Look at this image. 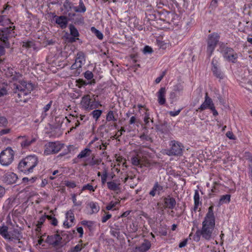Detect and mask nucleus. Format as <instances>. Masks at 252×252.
<instances>
[{
    "mask_svg": "<svg viewBox=\"0 0 252 252\" xmlns=\"http://www.w3.org/2000/svg\"><path fill=\"white\" fill-rule=\"evenodd\" d=\"M215 218L214 214V206H211L202 222V226L200 231L203 238L210 240L213 238L215 229Z\"/></svg>",
    "mask_w": 252,
    "mask_h": 252,
    "instance_id": "obj_1",
    "label": "nucleus"
},
{
    "mask_svg": "<svg viewBox=\"0 0 252 252\" xmlns=\"http://www.w3.org/2000/svg\"><path fill=\"white\" fill-rule=\"evenodd\" d=\"M13 25L10 20L4 16H0V25L3 26H9V27L3 28L0 30V40L3 42V45L5 47H9V43L6 41L8 37L14 36V32L12 33L11 32L13 30L11 29V25Z\"/></svg>",
    "mask_w": 252,
    "mask_h": 252,
    "instance_id": "obj_2",
    "label": "nucleus"
},
{
    "mask_svg": "<svg viewBox=\"0 0 252 252\" xmlns=\"http://www.w3.org/2000/svg\"><path fill=\"white\" fill-rule=\"evenodd\" d=\"M15 93L18 94L20 101L26 102V99L24 98L31 93L33 89V85L29 82L25 81H19L18 84H14Z\"/></svg>",
    "mask_w": 252,
    "mask_h": 252,
    "instance_id": "obj_3",
    "label": "nucleus"
},
{
    "mask_svg": "<svg viewBox=\"0 0 252 252\" xmlns=\"http://www.w3.org/2000/svg\"><path fill=\"white\" fill-rule=\"evenodd\" d=\"M38 163L37 158L35 156H29L21 160L18 165V169L25 173H30Z\"/></svg>",
    "mask_w": 252,
    "mask_h": 252,
    "instance_id": "obj_4",
    "label": "nucleus"
},
{
    "mask_svg": "<svg viewBox=\"0 0 252 252\" xmlns=\"http://www.w3.org/2000/svg\"><path fill=\"white\" fill-rule=\"evenodd\" d=\"M80 106L83 109L90 111L101 106V104L99 101L93 100L90 94H86L82 97Z\"/></svg>",
    "mask_w": 252,
    "mask_h": 252,
    "instance_id": "obj_5",
    "label": "nucleus"
},
{
    "mask_svg": "<svg viewBox=\"0 0 252 252\" xmlns=\"http://www.w3.org/2000/svg\"><path fill=\"white\" fill-rule=\"evenodd\" d=\"M14 151L11 148H7L0 154V163L3 166H8L13 160Z\"/></svg>",
    "mask_w": 252,
    "mask_h": 252,
    "instance_id": "obj_6",
    "label": "nucleus"
},
{
    "mask_svg": "<svg viewBox=\"0 0 252 252\" xmlns=\"http://www.w3.org/2000/svg\"><path fill=\"white\" fill-rule=\"evenodd\" d=\"M62 147V145L58 142H49L45 145L44 155L47 156L57 153Z\"/></svg>",
    "mask_w": 252,
    "mask_h": 252,
    "instance_id": "obj_7",
    "label": "nucleus"
},
{
    "mask_svg": "<svg viewBox=\"0 0 252 252\" xmlns=\"http://www.w3.org/2000/svg\"><path fill=\"white\" fill-rule=\"evenodd\" d=\"M219 35L217 33L210 35L208 39L207 53L211 56L214 51L217 43L219 41Z\"/></svg>",
    "mask_w": 252,
    "mask_h": 252,
    "instance_id": "obj_8",
    "label": "nucleus"
},
{
    "mask_svg": "<svg viewBox=\"0 0 252 252\" xmlns=\"http://www.w3.org/2000/svg\"><path fill=\"white\" fill-rule=\"evenodd\" d=\"M170 146L171 149L167 152V154L168 155H180L182 154L183 146L180 143L172 141L170 142Z\"/></svg>",
    "mask_w": 252,
    "mask_h": 252,
    "instance_id": "obj_9",
    "label": "nucleus"
},
{
    "mask_svg": "<svg viewBox=\"0 0 252 252\" xmlns=\"http://www.w3.org/2000/svg\"><path fill=\"white\" fill-rule=\"evenodd\" d=\"M223 57L228 61L235 63L238 58L237 54L231 48H225L223 51Z\"/></svg>",
    "mask_w": 252,
    "mask_h": 252,
    "instance_id": "obj_10",
    "label": "nucleus"
},
{
    "mask_svg": "<svg viewBox=\"0 0 252 252\" xmlns=\"http://www.w3.org/2000/svg\"><path fill=\"white\" fill-rule=\"evenodd\" d=\"M18 179L16 174L11 171H7L4 173L1 177L2 180L7 184H12L15 183Z\"/></svg>",
    "mask_w": 252,
    "mask_h": 252,
    "instance_id": "obj_11",
    "label": "nucleus"
},
{
    "mask_svg": "<svg viewBox=\"0 0 252 252\" xmlns=\"http://www.w3.org/2000/svg\"><path fill=\"white\" fill-rule=\"evenodd\" d=\"M75 218L73 212L70 210L65 213V220L63 225L66 228H69L75 224Z\"/></svg>",
    "mask_w": 252,
    "mask_h": 252,
    "instance_id": "obj_12",
    "label": "nucleus"
},
{
    "mask_svg": "<svg viewBox=\"0 0 252 252\" xmlns=\"http://www.w3.org/2000/svg\"><path fill=\"white\" fill-rule=\"evenodd\" d=\"M85 55L83 52H79L75 60V62L71 66L73 69L80 68L85 63Z\"/></svg>",
    "mask_w": 252,
    "mask_h": 252,
    "instance_id": "obj_13",
    "label": "nucleus"
},
{
    "mask_svg": "<svg viewBox=\"0 0 252 252\" xmlns=\"http://www.w3.org/2000/svg\"><path fill=\"white\" fill-rule=\"evenodd\" d=\"M18 139H21V145L23 148H26L29 146L36 140V138L35 137H31L26 136H19Z\"/></svg>",
    "mask_w": 252,
    "mask_h": 252,
    "instance_id": "obj_14",
    "label": "nucleus"
},
{
    "mask_svg": "<svg viewBox=\"0 0 252 252\" xmlns=\"http://www.w3.org/2000/svg\"><path fill=\"white\" fill-rule=\"evenodd\" d=\"M166 90L165 87L161 88L157 93L158 101L159 104L163 105L166 102L165 94Z\"/></svg>",
    "mask_w": 252,
    "mask_h": 252,
    "instance_id": "obj_15",
    "label": "nucleus"
},
{
    "mask_svg": "<svg viewBox=\"0 0 252 252\" xmlns=\"http://www.w3.org/2000/svg\"><path fill=\"white\" fill-rule=\"evenodd\" d=\"M214 106L213 101L211 98H210L207 94H206L205 97V100L203 102V103L200 105L199 108L201 110H203L206 109H211V108L213 107Z\"/></svg>",
    "mask_w": 252,
    "mask_h": 252,
    "instance_id": "obj_16",
    "label": "nucleus"
},
{
    "mask_svg": "<svg viewBox=\"0 0 252 252\" xmlns=\"http://www.w3.org/2000/svg\"><path fill=\"white\" fill-rule=\"evenodd\" d=\"M151 247V242L148 240H145L140 246L135 248V252H146L150 249Z\"/></svg>",
    "mask_w": 252,
    "mask_h": 252,
    "instance_id": "obj_17",
    "label": "nucleus"
},
{
    "mask_svg": "<svg viewBox=\"0 0 252 252\" xmlns=\"http://www.w3.org/2000/svg\"><path fill=\"white\" fill-rule=\"evenodd\" d=\"M3 72L7 77H12L13 80L16 79V76H21L20 74H17L16 71L12 68L6 67L5 68H2Z\"/></svg>",
    "mask_w": 252,
    "mask_h": 252,
    "instance_id": "obj_18",
    "label": "nucleus"
},
{
    "mask_svg": "<svg viewBox=\"0 0 252 252\" xmlns=\"http://www.w3.org/2000/svg\"><path fill=\"white\" fill-rule=\"evenodd\" d=\"M217 63V61L215 59H213L212 62V64L213 66L212 70L213 72L214 75L217 77L222 78L223 76L222 73L220 72L219 68H218Z\"/></svg>",
    "mask_w": 252,
    "mask_h": 252,
    "instance_id": "obj_19",
    "label": "nucleus"
},
{
    "mask_svg": "<svg viewBox=\"0 0 252 252\" xmlns=\"http://www.w3.org/2000/svg\"><path fill=\"white\" fill-rule=\"evenodd\" d=\"M124 182L131 188H134L137 184V179L134 176H128L125 178Z\"/></svg>",
    "mask_w": 252,
    "mask_h": 252,
    "instance_id": "obj_20",
    "label": "nucleus"
},
{
    "mask_svg": "<svg viewBox=\"0 0 252 252\" xmlns=\"http://www.w3.org/2000/svg\"><path fill=\"white\" fill-rule=\"evenodd\" d=\"M56 23L59 25L62 29L66 28L67 24V19L66 17L63 16L55 17Z\"/></svg>",
    "mask_w": 252,
    "mask_h": 252,
    "instance_id": "obj_21",
    "label": "nucleus"
},
{
    "mask_svg": "<svg viewBox=\"0 0 252 252\" xmlns=\"http://www.w3.org/2000/svg\"><path fill=\"white\" fill-rule=\"evenodd\" d=\"M60 240V237L58 235L48 236L46 239V242L52 245L56 246L58 244Z\"/></svg>",
    "mask_w": 252,
    "mask_h": 252,
    "instance_id": "obj_22",
    "label": "nucleus"
},
{
    "mask_svg": "<svg viewBox=\"0 0 252 252\" xmlns=\"http://www.w3.org/2000/svg\"><path fill=\"white\" fill-rule=\"evenodd\" d=\"M108 188L113 191H119L120 190V183L119 182L112 181L107 182Z\"/></svg>",
    "mask_w": 252,
    "mask_h": 252,
    "instance_id": "obj_23",
    "label": "nucleus"
},
{
    "mask_svg": "<svg viewBox=\"0 0 252 252\" xmlns=\"http://www.w3.org/2000/svg\"><path fill=\"white\" fill-rule=\"evenodd\" d=\"M8 236L9 238H7V240L10 241L13 240H20L21 236V234L17 230H13L12 231H9Z\"/></svg>",
    "mask_w": 252,
    "mask_h": 252,
    "instance_id": "obj_24",
    "label": "nucleus"
},
{
    "mask_svg": "<svg viewBox=\"0 0 252 252\" xmlns=\"http://www.w3.org/2000/svg\"><path fill=\"white\" fill-rule=\"evenodd\" d=\"M164 204L165 207L173 209L176 205V201L174 198L170 197H167L164 199Z\"/></svg>",
    "mask_w": 252,
    "mask_h": 252,
    "instance_id": "obj_25",
    "label": "nucleus"
},
{
    "mask_svg": "<svg viewBox=\"0 0 252 252\" xmlns=\"http://www.w3.org/2000/svg\"><path fill=\"white\" fill-rule=\"evenodd\" d=\"M140 158V155L137 153L135 156L131 158V160L132 164L135 166H142L143 163Z\"/></svg>",
    "mask_w": 252,
    "mask_h": 252,
    "instance_id": "obj_26",
    "label": "nucleus"
},
{
    "mask_svg": "<svg viewBox=\"0 0 252 252\" xmlns=\"http://www.w3.org/2000/svg\"><path fill=\"white\" fill-rule=\"evenodd\" d=\"M194 206L193 210L196 211L198 209V207L201 205V203L200 201V196L199 192L197 190H195L194 196H193Z\"/></svg>",
    "mask_w": 252,
    "mask_h": 252,
    "instance_id": "obj_27",
    "label": "nucleus"
},
{
    "mask_svg": "<svg viewBox=\"0 0 252 252\" xmlns=\"http://www.w3.org/2000/svg\"><path fill=\"white\" fill-rule=\"evenodd\" d=\"M69 30L70 34L73 36V37L70 39V41L71 42H74L76 39V38L79 36V32L73 26H70Z\"/></svg>",
    "mask_w": 252,
    "mask_h": 252,
    "instance_id": "obj_28",
    "label": "nucleus"
},
{
    "mask_svg": "<svg viewBox=\"0 0 252 252\" xmlns=\"http://www.w3.org/2000/svg\"><path fill=\"white\" fill-rule=\"evenodd\" d=\"M88 206L91 210L90 214L96 213L99 210V206L96 202H91L88 204Z\"/></svg>",
    "mask_w": 252,
    "mask_h": 252,
    "instance_id": "obj_29",
    "label": "nucleus"
},
{
    "mask_svg": "<svg viewBox=\"0 0 252 252\" xmlns=\"http://www.w3.org/2000/svg\"><path fill=\"white\" fill-rule=\"evenodd\" d=\"M91 154V150L89 148H85L80 152L78 155L77 158H83L88 157Z\"/></svg>",
    "mask_w": 252,
    "mask_h": 252,
    "instance_id": "obj_30",
    "label": "nucleus"
},
{
    "mask_svg": "<svg viewBox=\"0 0 252 252\" xmlns=\"http://www.w3.org/2000/svg\"><path fill=\"white\" fill-rule=\"evenodd\" d=\"M230 197L229 194L222 195L219 200V204L221 205L223 204L228 203L230 201Z\"/></svg>",
    "mask_w": 252,
    "mask_h": 252,
    "instance_id": "obj_31",
    "label": "nucleus"
},
{
    "mask_svg": "<svg viewBox=\"0 0 252 252\" xmlns=\"http://www.w3.org/2000/svg\"><path fill=\"white\" fill-rule=\"evenodd\" d=\"M161 189V187L158 184V183H156L152 189V190L150 192V194L152 196H154L156 194L159 193V191Z\"/></svg>",
    "mask_w": 252,
    "mask_h": 252,
    "instance_id": "obj_32",
    "label": "nucleus"
},
{
    "mask_svg": "<svg viewBox=\"0 0 252 252\" xmlns=\"http://www.w3.org/2000/svg\"><path fill=\"white\" fill-rule=\"evenodd\" d=\"M120 201H111L106 207V209L108 211L114 210H116L118 209V208H116L117 205L119 204Z\"/></svg>",
    "mask_w": 252,
    "mask_h": 252,
    "instance_id": "obj_33",
    "label": "nucleus"
},
{
    "mask_svg": "<svg viewBox=\"0 0 252 252\" xmlns=\"http://www.w3.org/2000/svg\"><path fill=\"white\" fill-rule=\"evenodd\" d=\"M46 219H47V215H45L42 216L39 218L36 224V231H39L40 229L42 226V225L43 224V223H44Z\"/></svg>",
    "mask_w": 252,
    "mask_h": 252,
    "instance_id": "obj_34",
    "label": "nucleus"
},
{
    "mask_svg": "<svg viewBox=\"0 0 252 252\" xmlns=\"http://www.w3.org/2000/svg\"><path fill=\"white\" fill-rule=\"evenodd\" d=\"M9 231L6 226H2L0 228V234L5 239L9 238L8 236Z\"/></svg>",
    "mask_w": 252,
    "mask_h": 252,
    "instance_id": "obj_35",
    "label": "nucleus"
},
{
    "mask_svg": "<svg viewBox=\"0 0 252 252\" xmlns=\"http://www.w3.org/2000/svg\"><path fill=\"white\" fill-rule=\"evenodd\" d=\"M101 162V159L100 158H95L94 157H93L91 160L85 164V165H89L90 166H93L95 165H99Z\"/></svg>",
    "mask_w": 252,
    "mask_h": 252,
    "instance_id": "obj_36",
    "label": "nucleus"
},
{
    "mask_svg": "<svg viewBox=\"0 0 252 252\" xmlns=\"http://www.w3.org/2000/svg\"><path fill=\"white\" fill-rule=\"evenodd\" d=\"M102 113V111L99 109H96L93 111L91 113V115L93 116V118L97 121L99 117L101 116Z\"/></svg>",
    "mask_w": 252,
    "mask_h": 252,
    "instance_id": "obj_37",
    "label": "nucleus"
},
{
    "mask_svg": "<svg viewBox=\"0 0 252 252\" xmlns=\"http://www.w3.org/2000/svg\"><path fill=\"white\" fill-rule=\"evenodd\" d=\"M91 32L94 33L95 36L99 39H102L103 38V35L102 33L101 32H100L99 31L97 30L94 27H92L91 29Z\"/></svg>",
    "mask_w": 252,
    "mask_h": 252,
    "instance_id": "obj_38",
    "label": "nucleus"
},
{
    "mask_svg": "<svg viewBox=\"0 0 252 252\" xmlns=\"http://www.w3.org/2000/svg\"><path fill=\"white\" fill-rule=\"evenodd\" d=\"M157 43L158 47L162 49H165L169 47V43L165 42L164 41L157 40Z\"/></svg>",
    "mask_w": 252,
    "mask_h": 252,
    "instance_id": "obj_39",
    "label": "nucleus"
},
{
    "mask_svg": "<svg viewBox=\"0 0 252 252\" xmlns=\"http://www.w3.org/2000/svg\"><path fill=\"white\" fill-rule=\"evenodd\" d=\"M73 8L76 12H84L86 11V8L82 2H80L78 7L73 6Z\"/></svg>",
    "mask_w": 252,
    "mask_h": 252,
    "instance_id": "obj_40",
    "label": "nucleus"
},
{
    "mask_svg": "<svg viewBox=\"0 0 252 252\" xmlns=\"http://www.w3.org/2000/svg\"><path fill=\"white\" fill-rule=\"evenodd\" d=\"M96 189V187L94 188L92 185L89 184H88L87 185H85L84 186H83V187L82 188V189H81V192L79 193V194L84 190H89L90 191H94Z\"/></svg>",
    "mask_w": 252,
    "mask_h": 252,
    "instance_id": "obj_41",
    "label": "nucleus"
},
{
    "mask_svg": "<svg viewBox=\"0 0 252 252\" xmlns=\"http://www.w3.org/2000/svg\"><path fill=\"white\" fill-rule=\"evenodd\" d=\"M106 120L108 122L116 121L114 115V113L112 111H110L108 112L106 115Z\"/></svg>",
    "mask_w": 252,
    "mask_h": 252,
    "instance_id": "obj_42",
    "label": "nucleus"
},
{
    "mask_svg": "<svg viewBox=\"0 0 252 252\" xmlns=\"http://www.w3.org/2000/svg\"><path fill=\"white\" fill-rule=\"evenodd\" d=\"M71 199L73 201V204L74 206H80L82 204L81 201H77L76 199V194H71Z\"/></svg>",
    "mask_w": 252,
    "mask_h": 252,
    "instance_id": "obj_43",
    "label": "nucleus"
},
{
    "mask_svg": "<svg viewBox=\"0 0 252 252\" xmlns=\"http://www.w3.org/2000/svg\"><path fill=\"white\" fill-rule=\"evenodd\" d=\"M63 7L64 9V13H66L72 8L71 4L69 1H66L63 4Z\"/></svg>",
    "mask_w": 252,
    "mask_h": 252,
    "instance_id": "obj_44",
    "label": "nucleus"
},
{
    "mask_svg": "<svg viewBox=\"0 0 252 252\" xmlns=\"http://www.w3.org/2000/svg\"><path fill=\"white\" fill-rule=\"evenodd\" d=\"M23 47L26 48H34V43L32 41H26L23 42Z\"/></svg>",
    "mask_w": 252,
    "mask_h": 252,
    "instance_id": "obj_45",
    "label": "nucleus"
},
{
    "mask_svg": "<svg viewBox=\"0 0 252 252\" xmlns=\"http://www.w3.org/2000/svg\"><path fill=\"white\" fill-rule=\"evenodd\" d=\"M47 219L50 220L51 223L56 226L58 224V220H57L54 217L52 216L47 215Z\"/></svg>",
    "mask_w": 252,
    "mask_h": 252,
    "instance_id": "obj_46",
    "label": "nucleus"
},
{
    "mask_svg": "<svg viewBox=\"0 0 252 252\" xmlns=\"http://www.w3.org/2000/svg\"><path fill=\"white\" fill-rule=\"evenodd\" d=\"M77 83V86L79 88H81L82 86H86L88 84H89L88 83H87L85 81L83 80V79H78L76 81Z\"/></svg>",
    "mask_w": 252,
    "mask_h": 252,
    "instance_id": "obj_47",
    "label": "nucleus"
},
{
    "mask_svg": "<svg viewBox=\"0 0 252 252\" xmlns=\"http://www.w3.org/2000/svg\"><path fill=\"white\" fill-rule=\"evenodd\" d=\"M84 77L87 80H91L94 77V74L91 71L88 70L85 72Z\"/></svg>",
    "mask_w": 252,
    "mask_h": 252,
    "instance_id": "obj_48",
    "label": "nucleus"
},
{
    "mask_svg": "<svg viewBox=\"0 0 252 252\" xmlns=\"http://www.w3.org/2000/svg\"><path fill=\"white\" fill-rule=\"evenodd\" d=\"M64 184L66 187L70 188H74L76 187L75 183L72 181H65Z\"/></svg>",
    "mask_w": 252,
    "mask_h": 252,
    "instance_id": "obj_49",
    "label": "nucleus"
},
{
    "mask_svg": "<svg viewBox=\"0 0 252 252\" xmlns=\"http://www.w3.org/2000/svg\"><path fill=\"white\" fill-rule=\"evenodd\" d=\"M8 122L6 118L0 117V126H4L7 125Z\"/></svg>",
    "mask_w": 252,
    "mask_h": 252,
    "instance_id": "obj_50",
    "label": "nucleus"
},
{
    "mask_svg": "<svg viewBox=\"0 0 252 252\" xmlns=\"http://www.w3.org/2000/svg\"><path fill=\"white\" fill-rule=\"evenodd\" d=\"M7 94V90L6 87H3L0 89V98Z\"/></svg>",
    "mask_w": 252,
    "mask_h": 252,
    "instance_id": "obj_51",
    "label": "nucleus"
},
{
    "mask_svg": "<svg viewBox=\"0 0 252 252\" xmlns=\"http://www.w3.org/2000/svg\"><path fill=\"white\" fill-rule=\"evenodd\" d=\"M112 217V215L107 213L106 215L103 216L102 217L101 221L103 223L106 222L109 219H110Z\"/></svg>",
    "mask_w": 252,
    "mask_h": 252,
    "instance_id": "obj_52",
    "label": "nucleus"
},
{
    "mask_svg": "<svg viewBox=\"0 0 252 252\" xmlns=\"http://www.w3.org/2000/svg\"><path fill=\"white\" fill-rule=\"evenodd\" d=\"M153 51L152 48L149 46H146L143 49V53L144 54H150L152 53Z\"/></svg>",
    "mask_w": 252,
    "mask_h": 252,
    "instance_id": "obj_53",
    "label": "nucleus"
},
{
    "mask_svg": "<svg viewBox=\"0 0 252 252\" xmlns=\"http://www.w3.org/2000/svg\"><path fill=\"white\" fill-rule=\"evenodd\" d=\"M82 250L81 245L78 244L76 245L72 249L71 252H79Z\"/></svg>",
    "mask_w": 252,
    "mask_h": 252,
    "instance_id": "obj_54",
    "label": "nucleus"
},
{
    "mask_svg": "<svg viewBox=\"0 0 252 252\" xmlns=\"http://www.w3.org/2000/svg\"><path fill=\"white\" fill-rule=\"evenodd\" d=\"M107 178V173L106 172H105L101 175V182L103 185H104L106 183Z\"/></svg>",
    "mask_w": 252,
    "mask_h": 252,
    "instance_id": "obj_55",
    "label": "nucleus"
},
{
    "mask_svg": "<svg viewBox=\"0 0 252 252\" xmlns=\"http://www.w3.org/2000/svg\"><path fill=\"white\" fill-rule=\"evenodd\" d=\"M181 111V109H180L176 111H171L169 112V113L171 116L175 117L179 115Z\"/></svg>",
    "mask_w": 252,
    "mask_h": 252,
    "instance_id": "obj_56",
    "label": "nucleus"
},
{
    "mask_svg": "<svg viewBox=\"0 0 252 252\" xmlns=\"http://www.w3.org/2000/svg\"><path fill=\"white\" fill-rule=\"evenodd\" d=\"M52 104V101H50L47 104H46L43 108V111L44 112H47L51 108Z\"/></svg>",
    "mask_w": 252,
    "mask_h": 252,
    "instance_id": "obj_57",
    "label": "nucleus"
},
{
    "mask_svg": "<svg viewBox=\"0 0 252 252\" xmlns=\"http://www.w3.org/2000/svg\"><path fill=\"white\" fill-rule=\"evenodd\" d=\"M226 135L230 139L234 140L235 139L234 135L231 131H227L226 133Z\"/></svg>",
    "mask_w": 252,
    "mask_h": 252,
    "instance_id": "obj_58",
    "label": "nucleus"
},
{
    "mask_svg": "<svg viewBox=\"0 0 252 252\" xmlns=\"http://www.w3.org/2000/svg\"><path fill=\"white\" fill-rule=\"evenodd\" d=\"M10 131L9 128H6L0 130V135H2L8 133Z\"/></svg>",
    "mask_w": 252,
    "mask_h": 252,
    "instance_id": "obj_59",
    "label": "nucleus"
},
{
    "mask_svg": "<svg viewBox=\"0 0 252 252\" xmlns=\"http://www.w3.org/2000/svg\"><path fill=\"white\" fill-rule=\"evenodd\" d=\"M77 231L79 233V237L81 238L83 236L84 231L82 227H79L77 228Z\"/></svg>",
    "mask_w": 252,
    "mask_h": 252,
    "instance_id": "obj_60",
    "label": "nucleus"
},
{
    "mask_svg": "<svg viewBox=\"0 0 252 252\" xmlns=\"http://www.w3.org/2000/svg\"><path fill=\"white\" fill-rule=\"evenodd\" d=\"M187 239H185L179 243V247L180 248H183L187 245Z\"/></svg>",
    "mask_w": 252,
    "mask_h": 252,
    "instance_id": "obj_61",
    "label": "nucleus"
},
{
    "mask_svg": "<svg viewBox=\"0 0 252 252\" xmlns=\"http://www.w3.org/2000/svg\"><path fill=\"white\" fill-rule=\"evenodd\" d=\"M5 193V190L4 188L0 186V198L3 197Z\"/></svg>",
    "mask_w": 252,
    "mask_h": 252,
    "instance_id": "obj_62",
    "label": "nucleus"
},
{
    "mask_svg": "<svg viewBox=\"0 0 252 252\" xmlns=\"http://www.w3.org/2000/svg\"><path fill=\"white\" fill-rule=\"evenodd\" d=\"M6 249L7 252H19L15 251V250L12 249L10 246H6Z\"/></svg>",
    "mask_w": 252,
    "mask_h": 252,
    "instance_id": "obj_63",
    "label": "nucleus"
},
{
    "mask_svg": "<svg viewBox=\"0 0 252 252\" xmlns=\"http://www.w3.org/2000/svg\"><path fill=\"white\" fill-rule=\"evenodd\" d=\"M136 120L135 116H132L130 119L129 124L131 125L134 124L136 122Z\"/></svg>",
    "mask_w": 252,
    "mask_h": 252,
    "instance_id": "obj_64",
    "label": "nucleus"
}]
</instances>
